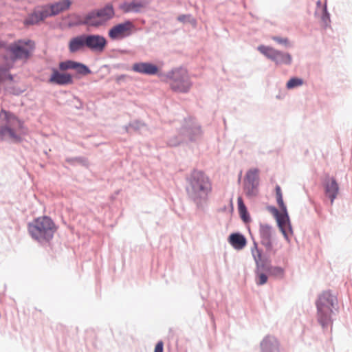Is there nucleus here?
<instances>
[{
	"label": "nucleus",
	"instance_id": "nucleus-1",
	"mask_svg": "<svg viewBox=\"0 0 352 352\" xmlns=\"http://www.w3.org/2000/svg\"><path fill=\"white\" fill-rule=\"evenodd\" d=\"M212 191V182L203 171L194 170L188 177L186 192L199 210L207 208Z\"/></svg>",
	"mask_w": 352,
	"mask_h": 352
},
{
	"label": "nucleus",
	"instance_id": "nucleus-2",
	"mask_svg": "<svg viewBox=\"0 0 352 352\" xmlns=\"http://www.w3.org/2000/svg\"><path fill=\"white\" fill-rule=\"evenodd\" d=\"M251 254L256 264L255 283L257 285H263L267 283L268 275L276 279L284 278L285 269L280 266L271 265L267 260L263 256L262 251L258 249L255 241L251 248Z\"/></svg>",
	"mask_w": 352,
	"mask_h": 352
},
{
	"label": "nucleus",
	"instance_id": "nucleus-3",
	"mask_svg": "<svg viewBox=\"0 0 352 352\" xmlns=\"http://www.w3.org/2000/svg\"><path fill=\"white\" fill-rule=\"evenodd\" d=\"M28 228L32 239L40 243L49 242L56 232L54 222L45 216L38 217L29 223Z\"/></svg>",
	"mask_w": 352,
	"mask_h": 352
},
{
	"label": "nucleus",
	"instance_id": "nucleus-4",
	"mask_svg": "<svg viewBox=\"0 0 352 352\" xmlns=\"http://www.w3.org/2000/svg\"><path fill=\"white\" fill-rule=\"evenodd\" d=\"M22 123L12 113L0 111V140L17 142L20 140Z\"/></svg>",
	"mask_w": 352,
	"mask_h": 352
},
{
	"label": "nucleus",
	"instance_id": "nucleus-5",
	"mask_svg": "<svg viewBox=\"0 0 352 352\" xmlns=\"http://www.w3.org/2000/svg\"><path fill=\"white\" fill-rule=\"evenodd\" d=\"M336 299L329 292L322 293L316 302L317 319L323 328L329 326L333 321Z\"/></svg>",
	"mask_w": 352,
	"mask_h": 352
},
{
	"label": "nucleus",
	"instance_id": "nucleus-6",
	"mask_svg": "<svg viewBox=\"0 0 352 352\" xmlns=\"http://www.w3.org/2000/svg\"><path fill=\"white\" fill-rule=\"evenodd\" d=\"M170 81V87L177 93H187L192 87V82L187 70L183 67H176L166 74Z\"/></svg>",
	"mask_w": 352,
	"mask_h": 352
},
{
	"label": "nucleus",
	"instance_id": "nucleus-7",
	"mask_svg": "<svg viewBox=\"0 0 352 352\" xmlns=\"http://www.w3.org/2000/svg\"><path fill=\"white\" fill-rule=\"evenodd\" d=\"M267 210L274 216L277 226L283 235L284 239L288 243L290 242V236L293 234V229L287 211H280L274 206H267Z\"/></svg>",
	"mask_w": 352,
	"mask_h": 352
},
{
	"label": "nucleus",
	"instance_id": "nucleus-8",
	"mask_svg": "<svg viewBox=\"0 0 352 352\" xmlns=\"http://www.w3.org/2000/svg\"><path fill=\"white\" fill-rule=\"evenodd\" d=\"M114 16V10L113 6L107 5L103 8L97 11H94L88 14L83 23L91 27H99L105 24Z\"/></svg>",
	"mask_w": 352,
	"mask_h": 352
},
{
	"label": "nucleus",
	"instance_id": "nucleus-9",
	"mask_svg": "<svg viewBox=\"0 0 352 352\" xmlns=\"http://www.w3.org/2000/svg\"><path fill=\"white\" fill-rule=\"evenodd\" d=\"M34 43L30 40H19L8 46L7 52L12 60L26 59L34 50Z\"/></svg>",
	"mask_w": 352,
	"mask_h": 352
},
{
	"label": "nucleus",
	"instance_id": "nucleus-10",
	"mask_svg": "<svg viewBox=\"0 0 352 352\" xmlns=\"http://www.w3.org/2000/svg\"><path fill=\"white\" fill-rule=\"evenodd\" d=\"M257 50L277 65H289L292 62V57L290 54L276 50L270 46L261 45L257 47Z\"/></svg>",
	"mask_w": 352,
	"mask_h": 352
},
{
	"label": "nucleus",
	"instance_id": "nucleus-11",
	"mask_svg": "<svg viewBox=\"0 0 352 352\" xmlns=\"http://www.w3.org/2000/svg\"><path fill=\"white\" fill-rule=\"evenodd\" d=\"M259 184V171L257 168L249 169L244 177L243 189L245 195L250 197H254L258 193Z\"/></svg>",
	"mask_w": 352,
	"mask_h": 352
},
{
	"label": "nucleus",
	"instance_id": "nucleus-12",
	"mask_svg": "<svg viewBox=\"0 0 352 352\" xmlns=\"http://www.w3.org/2000/svg\"><path fill=\"white\" fill-rule=\"evenodd\" d=\"M133 29V23L129 21H126L111 28L109 31V36L113 40H120L129 36Z\"/></svg>",
	"mask_w": 352,
	"mask_h": 352
},
{
	"label": "nucleus",
	"instance_id": "nucleus-13",
	"mask_svg": "<svg viewBox=\"0 0 352 352\" xmlns=\"http://www.w3.org/2000/svg\"><path fill=\"white\" fill-rule=\"evenodd\" d=\"M86 47L94 52H102L106 45V38L99 34H85Z\"/></svg>",
	"mask_w": 352,
	"mask_h": 352
},
{
	"label": "nucleus",
	"instance_id": "nucleus-14",
	"mask_svg": "<svg viewBox=\"0 0 352 352\" xmlns=\"http://www.w3.org/2000/svg\"><path fill=\"white\" fill-rule=\"evenodd\" d=\"M260 352H280V342L272 335H267L259 343Z\"/></svg>",
	"mask_w": 352,
	"mask_h": 352
},
{
	"label": "nucleus",
	"instance_id": "nucleus-15",
	"mask_svg": "<svg viewBox=\"0 0 352 352\" xmlns=\"http://www.w3.org/2000/svg\"><path fill=\"white\" fill-rule=\"evenodd\" d=\"M70 0H61L52 5L44 7V16H52L69 9L71 6Z\"/></svg>",
	"mask_w": 352,
	"mask_h": 352
},
{
	"label": "nucleus",
	"instance_id": "nucleus-16",
	"mask_svg": "<svg viewBox=\"0 0 352 352\" xmlns=\"http://www.w3.org/2000/svg\"><path fill=\"white\" fill-rule=\"evenodd\" d=\"M182 134L190 141H195L202 134L200 125L195 122L186 124L182 129Z\"/></svg>",
	"mask_w": 352,
	"mask_h": 352
},
{
	"label": "nucleus",
	"instance_id": "nucleus-17",
	"mask_svg": "<svg viewBox=\"0 0 352 352\" xmlns=\"http://www.w3.org/2000/svg\"><path fill=\"white\" fill-rule=\"evenodd\" d=\"M133 71L145 75H155L158 73V67L150 62H139L133 65Z\"/></svg>",
	"mask_w": 352,
	"mask_h": 352
},
{
	"label": "nucleus",
	"instance_id": "nucleus-18",
	"mask_svg": "<svg viewBox=\"0 0 352 352\" xmlns=\"http://www.w3.org/2000/svg\"><path fill=\"white\" fill-rule=\"evenodd\" d=\"M324 187L326 195L331 199V203L333 204L339 191V186L336 179L332 177H327L324 180Z\"/></svg>",
	"mask_w": 352,
	"mask_h": 352
},
{
	"label": "nucleus",
	"instance_id": "nucleus-19",
	"mask_svg": "<svg viewBox=\"0 0 352 352\" xmlns=\"http://www.w3.org/2000/svg\"><path fill=\"white\" fill-rule=\"evenodd\" d=\"M59 69L61 71H65L67 69H72L76 70L78 73L82 74L90 73L89 69L86 65L73 60H66L60 63Z\"/></svg>",
	"mask_w": 352,
	"mask_h": 352
},
{
	"label": "nucleus",
	"instance_id": "nucleus-20",
	"mask_svg": "<svg viewBox=\"0 0 352 352\" xmlns=\"http://www.w3.org/2000/svg\"><path fill=\"white\" fill-rule=\"evenodd\" d=\"M72 82V77L67 73H60L56 69H52V75L49 79V82L59 85L69 84Z\"/></svg>",
	"mask_w": 352,
	"mask_h": 352
},
{
	"label": "nucleus",
	"instance_id": "nucleus-21",
	"mask_svg": "<svg viewBox=\"0 0 352 352\" xmlns=\"http://www.w3.org/2000/svg\"><path fill=\"white\" fill-rule=\"evenodd\" d=\"M148 5L146 1H133L124 2L120 5V8L124 12H140Z\"/></svg>",
	"mask_w": 352,
	"mask_h": 352
},
{
	"label": "nucleus",
	"instance_id": "nucleus-22",
	"mask_svg": "<svg viewBox=\"0 0 352 352\" xmlns=\"http://www.w3.org/2000/svg\"><path fill=\"white\" fill-rule=\"evenodd\" d=\"M228 241L234 250L238 251L243 250L247 244L245 237L238 232L231 234L228 239Z\"/></svg>",
	"mask_w": 352,
	"mask_h": 352
},
{
	"label": "nucleus",
	"instance_id": "nucleus-23",
	"mask_svg": "<svg viewBox=\"0 0 352 352\" xmlns=\"http://www.w3.org/2000/svg\"><path fill=\"white\" fill-rule=\"evenodd\" d=\"M69 50L72 53H75L82 50L86 47L85 34H82L70 39L68 44Z\"/></svg>",
	"mask_w": 352,
	"mask_h": 352
},
{
	"label": "nucleus",
	"instance_id": "nucleus-24",
	"mask_svg": "<svg viewBox=\"0 0 352 352\" xmlns=\"http://www.w3.org/2000/svg\"><path fill=\"white\" fill-rule=\"evenodd\" d=\"M44 8L41 9H38L32 13L29 18L26 20V23L28 24H34L40 21L43 20L47 16H44Z\"/></svg>",
	"mask_w": 352,
	"mask_h": 352
},
{
	"label": "nucleus",
	"instance_id": "nucleus-25",
	"mask_svg": "<svg viewBox=\"0 0 352 352\" xmlns=\"http://www.w3.org/2000/svg\"><path fill=\"white\" fill-rule=\"evenodd\" d=\"M238 203V210L240 214L241 218L243 219L244 222H248L250 221V217L248 214L246 206H245L243 199L241 197H238L237 199Z\"/></svg>",
	"mask_w": 352,
	"mask_h": 352
},
{
	"label": "nucleus",
	"instance_id": "nucleus-26",
	"mask_svg": "<svg viewBox=\"0 0 352 352\" xmlns=\"http://www.w3.org/2000/svg\"><path fill=\"white\" fill-rule=\"evenodd\" d=\"M316 14L320 17L322 25L324 27L329 26L331 20L329 13L327 12L326 3H324V6H321V12H320L319 14Z\"/></svg>",
	"mask_w": 352,
	"mask_h": 352
},
{
	"label": "nucleus",
	"instance_id": "nucleus-27",
	"mask_svg": "<svg viewBox=\"0 0 352 352\" xmlns=\"http://www.w3.org/2000/svg\"><path fill=\"white\" fill-rule=\"evenodd\" d=\"M259 233L261 240L271 239L272 236V228L268 224H261Z\"/></svg>",
	"mask_w": 352,
	"mask_h": 352
},
{
	"label": "nucleus",
	"instance_id": "nucleus-28",
	"mask_svg": "<svg viewBox=\"0 0 352 352\" xmlns=\"http://www.w3.org/2000/svg\"><path fill=\"white\" fill-rule=\"evenodd\" d=\"M304 84V80L300 78L294 77L290 78L286 83L287 89H294L301 87Z\"/></svg>",
	"mask_w": 352,
	"mask_h": 352
},
{
	"label": "nucleus",
	"instance_id": "nucleus-29",
	"mask_svg": "<svg viewBox=\"0 0 352 352\" xmlns=\"http://www.w3.org/2000/svg\"><path fill=\"white\" fill-rule=\"evenodd\" d=\"M276 200H277L278 205L280 208V210H281L283 211H287V207L284 204L281 190H280V188L279 186L276 187Z\"/></svg>",
	"mask_w": 352,
	"mask_h": 352
},
{
	"label": "nucleus",
	"instance_id": "nucleus-30",
	"mask_svg": "<svg viewBox=\"0 0 352 352\" xmlns=\"http://www.w3.org/2000/svg\"><path fill=\"white\" fill-rule=\"evenodd\" d=\"M272 39L278 43L279 45H281L283 46H285L286 47H290L292 46V43L289 41V40L286 37H280V36H272Z\"/></svg>",
	"mask_w": 352,
	"mask_h": 352
},
{
	"label": "nucleus",
	"instance_id": "nucleus-31",
	"mask_svg": "<svg viewBox=\"0 0 352 352\" xmlns=\"http://www.w3.org/2000/svg\"><path fill=\"white\" fill-rule=\"evenodd\" d=\"M7 78H11L7 71L1 67L0 68V83L4 81Z\"/></svg>",
	"mask_w": 352,
	"mask_h": 352
},
{
	"label": "nucleus",
	"instance_id": "nucleus-32",
	"mask_svg": "<svg viewBox=\"0 0 352 352\" xmlns=\"http://www.w3.org/2000/svg\"><path fill=\"white\" fill-rule=\"evenodd\" d=\"M262 244L265 247L267 250H270L272 248V240L271 239L261 240Z\"/></svg>",
	"mask_w": 352,
	"mask_h": 352
},
{
	"label": "nucleus",
	"instance_id": "nucleus-33",
	"mask_svg": "<svg viewBox=\"0 0 352 352\" xmlns=\"http://www.w3.org/2000/svg\"><path fill=\"white\" fill-rule=\"evenodd\" d=\"M163 351H164V343L162 341H160L155 345L154 352H163Z\"/></svg>",
	"mask_w": 352,
	"mask_h": 352
},
{
	"label": "nucleus",
	"instance_id": "nucleus-34",
	"mask_svg": "<svg viewBox=\"0 0 352 352\" xmlns=\"http://www.w3.org/2000/svg\"><path fill=\"white\" fill-rule=\"evenodd\" d=\"M321 6H324V5H322L320 1H318L317 2V9L316 11V14H319L320 12H321Z\"/></svg>",
	"mask_w": 352,
	"mask_h": 352
},
{
	"label": "nucleus",
	"instance_id": "nucleus-35",
	"mask_svg": "<svg viewBox=\"0 0 352 352\" xmlns=\"http://www.w3.org/2000/svg\"><path fill=\"white\" fill-rule=\"evenodd\" d=\"M190 16L182 15V16H180L178 17V20L182 22H184V21H186V20L187 19H190Z\"/></svg>",
	"mask_w": 352,
	"mask_h": 352
},
{
	"label": "nucleus",
	"instance_id": "nucleus-36",
	"mask_svg": "<svg viewBox=\"0 0 352 352\" xmlns=\"http://www.w3.org/2000/svg\"><path fill=\"white\" fill-rule=\"evenodd\" d=\"M124 78V75H120V76H118L116 77V80L118 82H120L122 80H123V78Z\"/></svg>",
	"mask_w": 352,
	"mask_h": 352
},
{
	"label": "nucleus",
	"instance_id": "nucleus-37",
	"mask_svg": "<svg viewBox=\"0 0 352 352\" xmlns=\"http://www.w3.org/2000/svg\"><path fill=\"white\" fill-rule=\"evenodd\" d=\"M4 45H5L4 42L0 41V47H4Z\"/></svg>",
	"mask_w": 352,
	"mask_h": 352
}]
</instances>
